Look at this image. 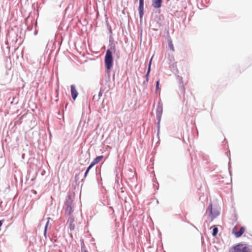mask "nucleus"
<instances>
[{
  "label": "nucleus",
  "instance_id": "obj_19",
  "mask_svg": "<svg viewBox=\"0 0 252 252\" xmlns=\"http://www.w3.org/2000/svg\"><path fill=\"white\" fill-rule=\"evenodd\" d=\"M70 221H71V222H73V221H74V220H73V219H70Z\"/></svg>",
  "mask_w": 252,
  "mask_h": 252
},
{
  "label": "nucleus",
  "instance_id": "obj_2",
  "mask_svg": "<svg viewBox=\"0 0 252 252\" xmlns=\"http://www.w3.org/2000/svg\"><path fill=\"white\" fill-rule=\"evenodd\" d=\"M251 247L247 244L239 243L233 247L231 252H251Z\"/></svg>",
  "mask_w": 252,
  "mask_h": 252
},
{
  "label": "nucleus",
  "instance_id": "obj_6",
  "mask_svg": "<svg viewBox=\"0 0 252 252\" xmlns=\"http://www.w3.org/2000/svg\"><path fill=\"white\" fill-rule=\"evenodd\" d=\"M138 10L140 15V18H142L144 14V1H139V5Z\"/></svg>",
  "mask_w": 252,
  "mask_h": 252
},
{
  "label": "nucleus",
  "instance_id": "obj_21",
  "mask_svg": "<svg viewBox=\"0 0 252 252\" xmlns=\"http://www.w3.org/2000/svg\"><path fill=\"white\" fill-rule=\"evenodd\" d=\"M87 252L86 251H85V252Z\"/></svg>",
  "mask_w": 252,
  "mask_h": 252
},
{
  "label": "nucleus",
  "instance_id": "obj_12",
  "mask_svg": "<svg viewBox=\"0 0 252 252\" xmlns=\"http://www.w3.org/2000/svg\"><path fill=\"white\" fill-rule=\"evenodd\" d=\"M213 229L212 234L214 236H215L218 232V228L216 226H213Z\"/></svg>",
  "mask_w": 252,
  "mask_h": 252
},
{
  "label": "nucleus",
  "instance_id": "obj_14",
  "mask_svg": "<svg viewBox=\"0 0 252 252\" xmlns=\"http://www.w3.org/2000/svg\"><path fill=\"white\" fill-rule=\"evenodd\" d=\"M48 221L46 223V226L45 227V230H44V235H45L46 233V231H47V225L48 224Z\"/></svg>",
  "mask_w": 252,
  "mask_h": 252
},
{
  "label": "nucleus",
  "instance_id": "obj_3",
  "mask_svg": "<svg viewBox=\"0 0 252 252\" xmlns=\"http://www.w3.org/2000/svg\"><path fill=\"white\" fill-rule=\"evenodd\" d=\"M208 211L210 212V215L212 218V219L215 218L217 216H218L220 213L218 210L215 211L214 213L212 212V205L210 204L208 208Z\"/></svg>",
  "mask_w": 252,
  "mask_h": 252
},
{
  "label": "nucleus",
  "instance_id": "obj_17",
  "mask_svg": "<svg viewBox=\"0 0 252 252\" xmlns=\"http://www.w3.org/2000/svg\"><path fill=\"white\" fill-rule=\"evenodd\" d=\"M74 225H72L71 224H70V229L71 230H73L74 229Z\"/></svg>",
  "mask_w": 252,
  "mask_h": 252
},
{
  "label": "nucleus",
  "instance_id": "obj_18",
  "mask_svg": "<svg viewBox=\"0 0 252 252\" xmlns=\"http://www.w3.org/2000/svg\"><path fill=\"white\" fill-rule=\"evenodd\" d=\"M89 171L88 170H87L85 173V177H86L87 175L88 174Z\"/></svg>",
  "mask_w": 252,
  "mask_h": 252
},
{
  "label": "nucleus",
  "instance_id": "obj_16",
  "mask_svg": "<svg viewBox=\"0 0 252 252\" xmlns=\"http://www.w3.org/2000/svg\"><path fill=\"white\" fill-rule=\"evenodd\" d=\"M3 222H4V220H0V227L2 226V225L3 223Z\"/></svg>",
  "mask_w": 252,
  "mask_h": 252
},
{
  "label": "nucleus",
  "instance_id": "obj_15",
  "mask_svg": "<svg viewBox=\"0 0 252 252\" xmlns=\"http://www.w3.org/2000/svg\"><path fill=\"white\" fill-rule=\"evenodd\" d=\"M94 165H93L91 163V164L89 165V166L88 167L87 169V170H88V171H89V170L91 169V168L93 167Z\"/></svg>",
  "mask_w": 252,
  "mask_h": 252
},
{
  "label": "nucleus",
  "instance_id": "obj_20",
  "mask_svg": "<svg viewBox=\"0 0 252 252\" xmlns=\"http://www.w3.org/2000/svg\"><path fill=\"white\" fill-rule=\"evenodd\" d=\"M139 1H144V0H139Z\"/></svg>",
  "mask_w": 252,
  "mask_h": 252
},
{
  "label": "nucleus",
  "instance_id": "obj_10",
  "mask_svg": "<svg viewBox=\"0 0 252 252\" xmlns=\"http://www.w3.org/2000/svg\"><path fill=\"white\" fill-rule=\"evenodd\" d=\"M152 59H153V57H152V58L151 59V60H150L149 64L148 70V71H147V74H146V79H147V81H148V76L149 75V73H150V70H151V65Z\"/></svg>",
  "mask_w": 252,
  "mask_h": 252
},
{
  "label": "nucleus",
  "instance_id": "obj_13",
  "mask_svg": "<svg viewBox=\"0 0 252 252\" xmlns=\"http://www.w3.org/2000/svg\"><path fill=\"white\" fill-rule=\"evenodd\" d=\"M159 80L158 79L156 82V91L159 89Z\"/></svg>",
  "mask_w": 252,
  "mask_h": 252
},
{
  "label": "nucleus",
  "instance_id": "obj_9",
  "mask_svg": "<svg viewBox=\"0 0 252 252\" xmlns=\"http://www.w3.org/2000/svg\"><path fill=\"white\" fill-rule=\"evenodd\" d=\"M72 212H73V210H72L71 205H68L65 209V213L67 215H70L72 213Z\"/></svg>",
  "mask_w": 252,
  "mask_h": 252
},
{
  "label": "nucleus",
  "instance_id": "obj_4",
  "mask_svg": "<svg viewBox=\"0 0 252 252\" xmlns=\"http://www.w3.org/2000/svg\"><path fill=\"white\" fill-rule=\"evenodd\" d=\"M162 0H152V5L155 8H159L161 6Z\"/></svg>",
  "mask_w": 252,
  "mask_h": 252
},
{
  "label": "nucleus",
  "instance_id": "obj_5",
  "mask_svg": "<svg viewBox=\"0 0 252 252\" xmlns=\"http://www.w3.org/2000/svg\"><path fill=\"white\" fill-rule=\"evenodd\" d=\"M70 88L72 97L73 100H75L78 94V92L73 85H71Z\"/></svg>",
  "mask_w": 252,
  "mask_h": 252
},
{
  "label": "nucleus",
  "instance_id": "obj_1",
  "mask_svg": "<svg viewBox=\"0 0 252 252\" xmlns=\"http://www.w3.org/2000/svg\"><path fill=\"white\" fill-rule=\"evenodd\" d=\"M115 49L114 47L111 48V49H108L105 56V64L107 70H110L113 65V58L112 52H115Z\"/></svg>",
  "mask_w": 252,
  "mask_h": 252
},
{
  "label": "nucleus",
  "instance_id": "obj_7",
  "mask_svg": "<svg viewBox=\"0 0 252 252\" xmlns=\"http://www.w3.org/2000/svg\"><path fill=\"white\" fill-rule=\"evenodd\" d=\"M103 156L97 157L94 159V160L92 162L91 164L94 166V165L96 164L99 162H100V160L103 158Z\"/></svg>",
  "mask_w": 252,
  "mask_h": 252
},
{
  "label": "nucleus",
  "instance_id": "obj_8",
  "mask_svg": "<svg viewBox=\"0 0 252 252\" xmlns=\"http://www.w3.org/2000/svg\"><path fill=\"white\" fill-rule=\"evenodd\" d=\"M245 229L244 227H242L240 230L235 232V235L236 237H240L245 232Z\"/></svg>",
  "mask_w": 252,
  "mask_h": 252
},
{
  "label": "nucleus",
  "instance_id": "obj_11",
  "mask_svg": "<svg viewBox=\"0 0 252 252\" xmlns=\"http://www.w3.org/2000/svg\"><path fill=\"white\" fill-rule=\"evenodd\" d=\"M168 46H169V49L172 51L173 52H174L175 51V49H174V46H173V44L172 43V42L171 40H169L168 41Z\"/></svg>",
  "mask_w": 252,
  "mask_h": 252
}]
</instances>
